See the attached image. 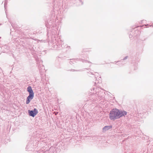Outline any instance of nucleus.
Returning a JSON list of instances; mask_svg holds the SVG:
<instances>
[{
  "label": "nucleus",
  "mask_w": 153,
  "mask_h": 153,
  "mask_svg": "<svg viewBox=\"0 0 153 153\" xmlns=\"http://www.w3.org/2000/svg\"><path fill=\"white\" fill-rule=\"evenodd\" d=\"M119 109L116 108L112 109L110 112L109 118L111 120L119 119Z\"/></svg>",
  "instance_id": "nucleus-1"
},
{
  "label": "nucleus",
  "mask_w": 153,
  "mask_h": 153,
  "mask_svg": "<svg viewBox=\"0 0 153 153\" xmlns=\"http://www.w3.org/2000/svg\"><path fill=\"white\" fill-rule=\"evenodd\" d=\"M50 94L48 93V108H51L53 107L56 100V97L54 96L53 93L49 91Z\"/></svg>",
  "instance_id": "nucleus-2"
},
{
  "label": "nucleus",
  "mask_w": 153,
  "mask_h": 153,
  "mask_svg": "<svg viewBox=\"0 0 153 153\" xmlns=\"http://www.w3.org/2000/svg\"><path fill=\"white\" fill-rule=\"evenodd\" d=\"M95 91L97 94V98L100 100H102L104 98L105 91L104 90L101 88H97L95 87Z\"/></svg>",
  "instance_id": "nucleus-3"
},
{
  "label": "nucleus",
  "mask_w": 153,
  "mask_h": 153,
  "mask_svg": "<svg viewBox=\"0 0 153 153\" xmlns=\"http://www.w3.org/2000/svg\"><path fill=\"white\" fill-rule=\"evenodd\" d=\"M56 42L55 44H53V48L55 49H60L65 48V46L63 42L61 40L57 39V40L55 39Z\"/></svg>",
  "instance_id": "nucleus-4"
},
{
  "label": "nucleus",
  "mask_w": 153,
  "mask_h": 153,
  "mask_svg": "<svg viewBox=\"0 0 153 153\" xmlns=\"http://www.w3.org/2000/svg\"><path fill=\"white\" fill-rule=\"evenodd\" d=\"M95 87H93L91 89V94L89 95L88 99L89 100L92 101H96L98 100V98L97 96V94L95 93Z\"/></svg>",
  "instance_id": "nucleus-5"
},
{
  "label": "nucleus",
  "mask_w": 153,
  "mask_h": 153,
  "mask_svg": "<svg viewBox=\"0 0 153 153\" xmlns=\"http://www.w3.org/2000/svg\"><path fill=\"white\" fill-rule=\"evenodd\" d=\"M51 17L50 18L51 19L50 20V21L51 22H51H49V23H48V29L50 28V27H51V26L52 27L54 25V21L53 20L54 18L55 17V15L54 12H53L51 14Z\"/></svg>",
  "instance_id": "nucleus-6"
},
{
  "label": "nucleus",
  "mask_w": 153,
  "mask_h": 153,
  "mask_svg": "<svg viewBox=\"0 0 153 153\" xmlns=\"http://www.w3.org/2000/svg\"><path fill=\"white\" fill-rule=\"evenodd\" d=\"M91 74L88 73V75L90 77H94L95 79H97L98 78V79L101 78V77L100 76L99 74L97 72H94V73L93 72H90Z\"/></svg>",
  "instance_id": "nucleus-7"
},
{
  "label": "nucleus",
  "mask_w": 153,
  "mask_h": 153,
  "mask_svg": "<svg viewBox=\"0 0 153 153\" xmlns=\"http://www.w3.org/2000/svg\"><path fill=\"white\" fill-rule=\"evenodd\" d=\"M28 112L29 115L33 117H34L38 113V111L36 108H34L33 110H29Z\"/></svg>",
  "instance_id": "nucleus-8"
},
{
  "label": "nucleus",
  "mask_w": 153,
  "mask_h": 153,
  "mask_svg": "<svg viewBox=\"0 0 153 153\" xmlns=\"http://www.w3.org/2000/svg\"><path fill=\"white\" fill-rule=\"evenodd\" d=\"M29 95L27 98L26 101V103L28 104L30 102V100H32L34 97V93H30Z\"/></svg>",
  "instance_id": "nucleus-9"
},
{
  "label": "nucleus",
  "mask_w": 153,
  "mask_h": 153,
  "mask_svg": "<svg viewBox=\"0 0 153 153\" xmlns=\"http://www.w3.org/2000/svg\"><path fill=\"white\" fill-rule=\"evenodd\" d=\"M119 118L123 116H124L126 115L127 112L124 110H121L119 109Z\"/></svg>",
  "instance_id": "nucleus-10"
},
{
  "label": "nucleus",
  "mask_w": 153,
  "mask_h": 153,
  "mask_svg": "<svg viewBox=\"0 0 153 153\" xmlns=\"http://www.w3.org/2000/svg\"><path fill=\"white\" fill-rule=\"evenodd\" d=\"M56 149L53 146H51L48 150V153H56Z\"/></svg>",
  "instance_id": "nucleus-11"
},
{
  "label": "nucleus",
  "mask_w": 153,
  "mask_h": 153,
  "mask_svg": "<svg viewBox=\"0 0 153 153\" xmlns=\"http://www.w3.org/2000/svg\"><path fill=\"white\" fill-rule=\"evenodd\" d=\"M112 128V126H105L102 128L103 131H107Z\"/></svg>",
  "instance_id": "nucleus-12"
},
{
  "label": "nucleus",
  "mask_w": 153,
  "mask_h": 153,
  "mask_svg": "<svg viewBox=\"0 0 153 153\" xmlns=\"http://www.w3.org/2000/svg\"><path fill=\"white\" fill-rule=\"evenodd\" d=\"M27 91L30 93H34L33 90L32 89V88L30 86H29L27 88Z\"/></svg>",
  "instance_id": "nucleus-13"
},
{
  "label": "nucleus",
  "mask_w": 153,
  "mask_h": 153,
  "mask_svg": "<svg viewBox=\"0 0 153 153\" xmlns=\"http://www.w3.org/2000/svg\"><path fill=\"white\" fill-rule=\"evenodd\" d=\"M114 62L117 63V64L119 65H123L124 64L123 61H122V60L120 61H118L117 62Z\"/></svg>",
  "instance_id": "nucleus-14"
},
{
  "label": "nucleus",
  "mask_w": 153,
  "mask_h": 153,
  "mask_svg": "<svg viewBox=\"0 0 153 153\" xmlns=\"http://www.w3.org/2000/svg\"><path fill=\"white\" fill-rule=\"evenodd\" d=\"M70 60H71L70 62V63L71 64V63H74V62H75V60H76L75 59H70Z\"/></svg>",
  "instance_id": "nucleus-15"
},
{
  "label": "nucleus",
  "mask_w": 153,
  "mask_h": 153,
  "mask_svg": "<svg viewBox=\"0 0 153 153\" xmlns=\"http://www.w3.org/2000/svg\"><path fill=\"white\" fill-rule=\"evenodd\" d=\"M82 62H88L89 63H90V64L91 63V62L88 61V60H84V59H82Z\"/></svg>",
  "instance_id": "nucleus-16"
},
{
  "label": "nucleus",
  "mask_w": 153,
  "mask_h": 153,
  "mask_svg": "<svg viewBox=\"0 0 153 153\" xmlns=\"http://www.w3.org/2000/svg\"><path fill=\"white\" fill-rule=\"evenodd\" d=\"M70 71H80L81 70H75L74 69H71Z\"/></svg>",
  "instance_id": "nucleus-17"
},
{
  "label": "nucleus",
  "mask_w": 153,
  "mask_h": 153,
  "mask_svg": "<svg viewBox=\"0 0 153 153\" xmlns=\"http://www.w3.org/2000/svg\"><path fill=\"white\" fill-rule=\"evenodd\" d=\"M128 56H126L125 57H124L122 59V61L125 60L126 59H127L128 58Z\"/></svg>",
  "instance_id": "nucleus-18"
},
{
  "label": "nucleus",
  "mask_w": 153,
  "mask_h": 153,
  "mask_svg": "<svg viewBox=\"0 0 153 153\" xmlns=\"http://www.w3.org/2000/svg\"><path fill=\"white\" fill-rule=\"evenodd\" d=\"M7 4V3L6 2H5L4 4V7L5 9H6V8Z\"/></svg>",
  "instance_id": "nucleus-19"
},
{
  "label": "nucleus",
  "mask_w": 153,
  "mask_h": 153,
  "mask_svg": "<svg viewBox=\"0 0 153 153\" xmlns=\"http://www.w3.org/2000/svg\"><path fill=\"white\" fill-rule=\"evenodd\" d=\"M81 3V4L82 5L83 4V2L82 1V0H78Z\"/></svg>",
  "instance_id": "nucleus-20"
},
{
  "label": "nucleus",
  "mask_w": 153,
  "mask_h": 153,
  "mask_svg": "<svg viewBox=\"0 0 153 153\" xmlns=\"http://www.w3.org/2000/svg\"><path fill=\"white\" fill-rule=\"evenodd\" d=\"M98 82L97 80V79H95V81L94 82L95 85H96V83H97Z\"/></svg>",
  "instance_id": "nucleus-21"
},
{
  "label": "nucleus",
  "mask_w": 153,
  "mask_h": 153,
  "mask_svg": "<svg viewBox=\"0 0 153 153\" xmlns=\"http://www.w3.org/2000/svg\"><path fill=\"white\" fill-rule=\"evenodd\" d=\"M132 34H131V33H130V34H129V37L130 38H132Z\"/></svg>",
  "instance_id": "nucleus-22"
},
{
  "label": "nucleus",
  "mask_w": 153,
  "mask_h": 153,
  "mask_svg": "<svg viewBox=\"0 0 153 153\" xmlns=\"http://www.w3.org/2000/svg\"><path fill=\"white\" fill-rule=\"evenodd\" d=\"M58 112H54V114L56 115L57 114H58Z\"/></svg>",
  "instance_id": "nucleus-23"
},
{
  "label": "nucleus",
  "mask_w": 153,
  "mask_h": 153,
  "mask_svg": "<svg viewBox=\"0 0 153 153\" xmlns=\"http://www.w3.org/2000/svg\"><path fill=\"white\" fill-rule=\"evenodd\" d=\"M87 50V49H84V50H83V51H86V52L87 51H88Z\"/></svg>",
  "instance_id": "nucleus-24"
},
{
  "label": "nucleus",
  "mask_w": 153,
  "mask_h": 153,
  "mask_svg": "<svg viewBox=\"0 0 153 153\" xmlns=\"http://www.w3.org/2000/svg\"><path fill=\"white\" fill-rule=\"evenodd\" d=\"M137 35V34L136 35V34H135V33H134V34H133V36H136Z\"/></svg>",
  "instance_id": "nucleus-25"
},
{
  "label": "nucleus",
  "mask_w": 153,
  "mask_h": 153,
  "mask_svg": "<svg viewBox=\"0 0 153 153\" xmlns=\"http://www.w3.org/2000/svg\"><path fill=\"white\" fill-rule=\"evenodd\" d=\"M11 25L12 26V27H13V25L12 23H11Z\"/></svg>",
  "instance_id": "nucleus-26"
},
{
  "label": "nucleus",
  "mask_w": 153,
  "mask_h": 153,
  "mask_svg": "<svg viewBox=\"0 0 153 153\" xmlns=\"http://www.w3.org/2000/svg\"><path fill=\"white\" fill-rule=\"evenodd\" d=\"M67 47H69V48L70 47V46H67Z\"/></svg>",
  "instance_id": "nucleus-27"
},
{
  "label": "nucleus",
  "mask_w": 153,
  "mask_h": 153,
  "mask_svg": "<svg viewBox=\"0 0 153 153\" xmlns=\"http://www.w3.org/2000/svg\"><path fill=\"white\" fill-rule=\"evenodd\" d=\"M46 27H47V25H46Z\"/></svg>",
  "instance_id": "nucleus-28"
},
{
  "label": "nucleus",
  "mask_w": 153,
  "mask_h": 153,
  "mask_svg": "<svg viewBox=\"0 0 153 153\" xmlns=\"http://www.w3.org/2000/svg\"><path fill=\"white\" fill-rule=\"evenodd\" d=\"M43 153H45V152H43Z\"/></svg>",
  "instance_id": "nucleus-29"
}]
</instances>
